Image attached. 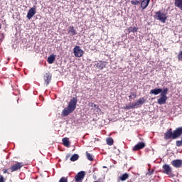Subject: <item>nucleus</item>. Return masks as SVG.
I'll use <instances>...</instances> for the list:
<instances>
[{"instance_id":"nucleus-1","label":"nucleus","mask_w":182,"mask_h":182,"mask_svg":"<svg viewBox=\"0 0 182 182\" xmlns=\"http://www.w3.org/2000/svg\"><path fill=\"white\" fill-rule=\"evenodd\" d=\"M77 105V97H73L71 99L67 106V107L64 108L61 114L63 117H66L70 114V113H73L75 110H76V106Z\"/></svg>"},{"instance_id":"nucleus-2","label":"nucleus","mask_w":182,"mask_h":182,"mask_svg":"<svg viewBox=\"0 0 182 182\" xmlns=\"http://www.w3.org/2000/svg\"><path fill=\"white\" fill-rule=\"evenodd\" d=\"M182 135V127H178L173 132V129H169L164 134V139L165 140H176V139H178V137H181Z\"/></svg>"},{"instance_id":"nucleus-3","label":"nucleus","mask_w":182,"mask_h":182,"mask_svg":"<svg viewBox=\"0 0 182 182\" xmlns=\"http://www.w3.org/2000/svg\"><path fill=\"white\" fill-rule=\"evenodd\" d=\"M167 93H168V88L166 87L163 90V92L160 94V97L157 100L158 105H166L167 102Z\"/></svg>"},{"instance_id":"nucleus-4","label":"nucleus","mask_w":182,"mask_h":182,"mask_svg":"<svg viewBox=\"0 0 182 182\" xmlns=\"http://www.w3.org/2000/svg\"><path fill=\"white\" fill-rule=\"evenodd\" d=\"M154 18L155 19H157V21L162 22V23H166V21L167 20V16H166V14L163 13L161 11H156Z\"/></svg>"},{"instance_id":"nucleus-5","label":"nucleus","mask_w":182,"mask_h":182,"mask_svg":"<svg viewBox=\"0 0 182 182\" xmlns=\"http://www.w3.org/2000/svg\"><path fill=\"white\" fill-rule=\"evenodd\" d=\"M164 174H166L168 177H174V173H173V169L169 166V165L164 164L162 166Z\"/></svg>"},{"instance_id":"nucleus-6","label":"nucleus","mask_w":182,"mask_h":182,"mask_svg":"<svg viewBox=\"0 0 182 182\" xmlns=\"http://www.w3.org/2000/svg\"><path fill=\"white\" fill-rule=\"evenodd\" d=\"M73 53L76 58H82L85 52L82 49H80V47L79 46H76L73 49Z\"/></svg>"},{"instance_id":"nucleus-7","label":"nucleus","mask_w":182,"mask_h":182,"mask_svg":"<svg viewBox=\"0 0 182 182\" xmlns=\"http://www.w3.org/2000/svg\"><path fill=\"white\" fill-rule=\"evenodd\" d=\"M21 167H23V163L16 162L15 164L9 168V170H11V173H14V171H18V170H20Z\"/></svg>"},{"instance_id":"nucleus-8","label":"nucleus","mask_w":182,"mask_h":182,"mask_svg":"<svg viewBox=\"0 0 182 182\" xmlns=\"http://www.w3.org/2000/svg\"><path fill=\"white\" fill-rule=\"evenodd\" d=\"M35 14H36V7L33 6L28 10L26 18L28 19H32V18H33L35 16Z\"/></svg>"},{"instance_id":"nucleus-9","label":"nucleus","mask_w":182,"mask_h":182,"mask_svg":"<svg viewBox=\"0 0 182 182\" xmlns=\"http://www.w3.org/2000/svg\"><path fill=\"white\" fill-rule=\"evenodd\" d=\"M144 147H146V144L144 142H139L133 147L132 150L133 151H139V150H141Z\"/></svg>"},{"instance_id":"nucleus-10","label":"nucleus","mask_w":182,"mask_h":182,"mask_svg":"<svg viewBox=\"0 0 182 182\" xmlns=\"http://www.w3.org/2000/svg\"><path fill=\"white\" fill-rule=\"evenodd\" d=\"M85 178V171H80L75 176V179L76 182H82V181Z\"/></svg>"},{"instance_id":"nucleus-11","label":"nucleus","mask_w":182,"mask_h":182,"mask_svg":"<svg viewBox=\"0 0 182 182\" xmlns=\"http://www.w3.org/2000/svg\"><path fill=\"white\" fill-rule=\"evenodd\" d=\"M171 164L176 168H180L182 166V160L181 159H176L171 161Z\"/></svg>"},{"instance_id":"nucleus-12","label":"nucleus","mask_w":182,"mask_h":182,"mask_svg":"<svg viewBox=\"0 0 182 182\" xmlns=\"http://www.w3.org/2000/svg\"><path fill=\"white\" fill-rule=\"evenodd\" d=\"M141 105L137 101L135 103H132L129 105H127L124 109H127V110H130V109H137V107H140Z\"/></svg>"},{"instance_id":"nucleus-13","label":"nucleus","mask_w":182,"mask_h":182,"mask_svg":"<svg viewBox=\"0 0 182 182\" xmlns=\"http://www.w3.org/2000/svg\"><path fill=\"white\" fill-rule=\"evenodd\" d=\"M106 62L103 61H100L99 63H95V66L96 68H97V69H100V70H102V69H105V68H106Z\"/></svg>"},{"instance_id":"nucleus-14","label":"nucleus","mask_w":182,"mask_h":182,"mask_svg":"<svg viewBox=\"0 0 182 182\" xmlns=\"http://www.w3.org/2000/svg\"><path fill=\"white\" fill-rule=\"evenodd\" d=\"M44 80L47 85H49V83H50V80H52V75H50V73H47L44 75Z\"/></svg>"},{"instance_id":"nucleus-15","label":"nucleus","mask_w":182,"mask_h":182,"mask_svg":"<svg viewBox=\"0 0 182 182\" xmlns=\"http://www.w3.org/2000/svg\"><path fill=\"white\" fill-rule=\"evenodd\" d=\"M68 33H70L71 36H75V35H77L76 29H75V27L73 26H70L68 28Z\"/></svg>"},{"instance_id":"nucleus-16","label":"nucleus","mask_w":182,"mask_h":182,"mask_svg":"<svg viewBox=\"0 0 182 182\" xmlns=\"http://www.w3.org/2000/svg\"><path fill=\"white\" fill-rule=\"evenodd\" d=\"M159 93H163V90L161 88H156L154 90H151L150 94L151 95H159Z\"/></svg>"},{"instance_id":"nucleus-17","label":"nucleus","mask_w":182,"mask_h":182,"mask_svg":"<svg viewBox=\"0 0 182 182\" xmlns=\"http://www.w3.org/2000/svg\"><path fill=\"white\" fill-rule=\"evenodd\" d=\"M149 4H150V0H142L141 2V8L146 9V8L149 6Z\"/></svg>"},{"instance_id":"nucleus-18","label":"nucleus","mask_w":182,"mask_h":182,"mask_svg":"<svg viewBox=\"0 0 182 182\" xmlns=\"http://www.w3.org/2000/svg\"><path fill=\"white\" fill-rule=\"evenodd\" d=\"M89 106H90L91 107H93V109L95 110L96 112H100V108L99 107V105L93 102H90Z\"/></svg>"},{"instance_id":"nucleus-19","label":"nucleus","mask_w":182,"mask_h":182,"mask_svg":"<svg viewBox=\"0 0 182 182\" xmlns=\"http://www.w3.org/2000/svg\"><path fill=\"white\" fill-rule=\"evenodd\" d=\"M62 141H63V144L65 147H70V142L69 141V138H63Z\"/></svg>"},{"instance_id":"nucleus-20","label":"nucleus","mask_w":182,"mask_h":182,"mask_svg":"<svg viewBox=\"0 0 182 182\" xmlns=\"http://www.w3.org/2000/svg\"><path fill=\"white\" fill-rule=\"evenodd\" d=\"M174 5L182 11V0H175Z\"/></svg>"},{"instance_id":"nucleus-21","label":"nucleus","mask_w":182,"mask_h":182,"mask_svg":"<svg viewBox=\"0 0 182 182\" xmlns=\"http://www.w3.org/2000/svg\"><path fill=\"white\" fill-rule=\"evenodd\" d=\"M55 55H50L47 60V62L50 64L52 65V63H53V62H55Z\"/></svg>"},{"instance_id":"nucleus-22","label":"nucleus","mask_w":182,"mask_h":182,"mask_svg":"<svg viewBox=\"0 0 182 182\" xmlns=\"http://www.w3.org/2000/svg\"><path fill=\"white\" fill-rule=\"evenodd\" d=\"M127 178H129V174L127 173L122 174V175L119 177V180H121V181H126V180H127Z\"/></svg>"},{"instance_id":"nucleus-23","label":"nucleus","mask_w":182,"mask_h":182,"mask_svg":"<svg viewBox=\"0 0 182 182\" xmlns=\"http://www.w3.org/2000/svg\"><path fill=\"white\" fill-rule=\"evenodd\" d=\"M106 141H107V144H108V146H113L114 141L112 139V137L107 138Z\"/></svg>"},{"instance_id":"nucleus-24","label":"nucleus","mask_w":182,"mask_h":182,"mask_svg":"<svg viewBox=\"0 0 182 182\" xmlns=\"http://www.w3.org/2000/svg\"><path fill=\"white\" fill-rule=\"evenodd\" d=\"M77 160H79V155L75 154L71 156L70 161H76Z\"/></svg>"},{"instance_id":"nucleus-25","label":"nucleus","mask_w":182,"mask_h":182,"mask_svg":"<svg viewBox=\"0 0 182 182\" xmlns=\"http://www.w3.org/2000/svg\"><path fill=\"white\" fill-rule=\"evenodd\" d=\"M137 28L136 27H129L128 28V33H130L131 32H137Z\"/></svg>"},{"instance_id":"nucleus-26","label":"nucleus","mask_w":182,"mask_h":182,"mask_svg":"<svg viewBox=\"0 0 182 182\" xmlns=\"http://www.w3.org/2000/svg\"><path fill=\"white\" fill-rule=\"evenodd\" d=\"M86 156H87V160H89L90 161H93V156H92V154H90L89 152L87 151Z\"/></svg>"},{"instance_id":"nucleus-27","label":"nucleus","mask_w":182,"mask_h":182,"mask_svg":"<svg viewBox=\"0 0 182 182\" xmlns=\"http://www.w3.org/2000/svg\"><path fill=\"white\" fill-rule=\"evenodd\" d=\"M137 102H139V105H144V103L146 102V99H144V97H141V98H139Z\"/></svg>"},{"instance_id":"nucleus-28","label":"nucleus","mask_w":182,"mask_h":182,"mask_svg":"<svg viewBox=\"0 0 182 182\" xmlns=\"http://www.w3.org/2000/svg\"><path fill=\"white\" fill-rule=\"evenodd\" d=\"M152 174H154V169L151 171L150 168H149L148 172L146 173V176H151Z\"/></svg>"},{"instance_id":"nucleus-29","label":"nucleus","mask_w":182,"mask_h":182,"mask_svg":"<svg viewBox=\"0 0 182 182\" xmlns=\"http://www.w3.org/2000/svg\"><path fill=\"white\" fill-rule=\"evenodd\" d=\"M178 60L182 62V51H179V53L178 55Z\"/></svg>"},{"instance_id":"nucleus-30","label":"nucleus","mask_w":182,"mask_h":182,"mask_svg":"<svg viewBox=\"0 0 182 182\" xmlns=\"http://www.w3.org/2000/svg\"><path fill=\"white\" fill-rule=\"evenodd\" d=\"M131 4H132V5H139V0H132V1H131Z\"/></svg>"},{"instance_id":"nucleus-31","label":"nucleus","mask_w":182,"mask_h":182,"mask_svg":"<svg viewBox=\"0 0 182 182\" xmlns=\"http://www.w3.org/2000/svg\"><path fill=\"white\" fill-rule=\"evenodd\" d=\"M176 146H177V147H181V146H182V139H181V141H176Z\"/></svg>"},{"instance_id":"nucleus-32","label":"nucleus","mask_w":182,"mask_h":182,"mask_svg":"<svg viewBox=\"0 0 182 182\" xmlns=\"http://www.w3.org/2000/svg\"><path fill=\"white\" fill-rule=\"evenodd\" d=\"M59 182H68V178H66V177H62V178L60 179Z\"/></svg>"},{"instance_id":"nucleus-33","label":"nucleus","mask_w":182,"mask_h":182,"mask_svg":"<svg viewBox=\"0 0 182 182\" xmlns=\"http://www.w3.org/2000/svg\"><path fill=\"white\" fill-rule=\"evenodd\" d=\"M131 95V96L133 97V99H136V97H137V94L136 92H132Z\"/></svg>"},{"instance_id":"nucleus-34","label":"nucleus","mask_w":182,"mask_h":182,"mask_svg":"<svg viewBox=\"0 0 182 182\" xmlns=\"http://www.w3.org/2000/svg\"><path fill=\"white\" fill-rule=\"evenodd\" d=\"M0 182H5V180L4 179V176L0 175Z\"/></svg>"},{"instance_id":"nucleus-35","label":"nucleus","mask_w":182,"mask_h":182,"mask_svg":"<svg viewBox=\"0 0 182 182\" xmlns=\"http://www.w3.org/2000/svg\"><path fill=\"white\" fill-rule=\"evenodd\" d=\"M3 173L4 174H6V173H8V169H4Z\"/></svg>"},{"instance_id":"nucleus-36","label":"nucleus","mask_w":182,"mask_h":182,"mask_svg":"<svg viewBox=\"0 0 182 182\" xmlns=\"http://www.w3.org/2000/svg\"><path fill=\"white\" fill-rule=\"evenodd\" d=\"M0 29H2V24L0 23Z\"/></svg>"},{"instance_id":"nucleus-37","label":"nucleus","mask_w":182,"mask_h":182,"mask_svg":"<svg viewBox=\"0 0 182 182\" xmlns=\"http://www.w3.org/2000/svg\"><path fill=\"white\" fill-rule=\"evenodd\" d=\"M132 95H130V96H129V98H130V99H132Z\"/></svg>"},{"instance_id":"nucleus-38","label":"nucleus","mask_w":182,"mask_h":182,"mask_svg":"<svg viewBox=\"0 0 182 182\" xmlns=\"http://www.w3.org/2000/svg\"><path fill=\"white\" fill-rule=\"evenodd\" d=\"M97 141H99V139H98V138L97 139Z\"/></svg>"}]
</instances>
